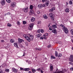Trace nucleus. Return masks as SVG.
<instances>
[{"mask_svg":"<svg viewBox=\"0 0 73 73\" xmlns=\"http://www.w3.org/2000/svg\"><path fill=\"white\" fill-rule=\"evenodd\" d=\"M23 37H25L29 42H30L31 40V41L33 40V38H34L33 35L31 34H28V36L26 34H24L23 35Z\"/></svg>","mask_w":73,"mask_h":73,"instance_id":"nucleus-1","label":"nucleus"},{"mask_svg":"<svg viewBox=\"0 0 73 73\" xmlns=\"http://www.w3.org/2000/svg\"><path fill=\"white\" fill-rule=\"evenodd\" d=\"M64 27L62 28V29H63L65 32V33L66 34H67V33H68L69 32V31L68 30V29L67 28L65 27V26H64Z\"/></svg>","mask_w":73,"mask_h":73,"instance_id":"nucleus-2","label":"nucleus"},{"mask_svg":"<svg viewBox=\"0 0 73 73\" xmlns=\"http://www.w3.org/2000/svg\"><path fill=\"white\" fill-rule=\"evenodd\" d=\"M34 25V24L33 23H31L29 27V30H32V29H33V28Z\"/></svg>","mask_w":73,"mask_h":73,"instance_id":"nucleus-3","label":"nucleus"},{"mask_svg":"<svg viewBox=\"0 0 73 73\" xmlns=\"http://www.w3.org/2000/svg\"><path fill=\"white\" fill-rule=\"evenodd\" d=\"M50 16V17L51 19L53 21L54 20V14L52 13H50L49 14Z\"/></svg>","mask_w":73,"mask_h":73,"instance_id":"nucleus-4","label":"nucleus"},{"mask_svg":"<svg viewBox=\"0 0 73 73\" xmlns=\"http://www.w3.org/2000/svg\"><path fill=\"white\" fill-rule=\"evenodd\" d=\"M67 70L66 69H64V70H62L60 71H58L56 72V73H64L65 72H66Z\"/></svg>","mask_w":73,"mask_h":73,"instance_id":"nucleus-5","label":"nucleus"},{"mask_svg":"<svg viewBox=\"0 0 73 73\" xmlns=\"http://www.w3.org/2000/svg\"><path fill=\"white\" fill-rule=\"evenodd\" d=\"M23 11L25 13H27L28 12V7L25 8L23 9Z\"/></svg>","mask_w":73,"mask_h":73,"instance_id":"nucleus-6","label":"nucleus"},{"mask_svg":"<svg viewBox=\"0 0 73 73\" xmlns=\"http://www.w3.org/2000/svg\"><path fill=\"white\" fill-rule=\"evenodd\" d=\"M16 3L15 2H13L11 3V7L13 8L15 7H16Z\"/></svg>","mask_w":73,"mask_h":73,"instance_id":"nucleus-7","label":"nucleus"},{"mask_svg":"<svg viewBox=\"0 0 73 73\" xmlns=\"http://www.w3.org/2000/svg\"><path fill=\"white\" fill-rule=\"evenodd\" d=\"M69 60L71 62H73V55H71L69 59Z\"/></svg>","mask_w":73,"mask_h":73,"instance_id":"nucleus-8","label":"nucleus"},{"mask_svg":"<svg viewBox=\"0 0 73 73\" xmlns=\"http://www.w3.org/2000/svg\"><path fill=\"white\" fill-rule=\"evenodd\" d=\"M1 3L2 5H4L5 4V0H2L1 1Z\"/></svg>","mask_w":73,"mask_h":73,"instance_id":"nucleus-9","label":"nucleus"},{"mask_svg":"<svg viewBox=\"0 0 73 73\" xmlns=\"http://www.w3.org/2000/svg\"><path fill=\"white\" fill-rule=\"evenodd\" d=\"M52 32L53 33H54L55 35H56L57 34V31H56V29H53L52 31Z\"/></svg>","mask_w":73,"mask_h":73,"instance_id":"nucleus-10","label":"nucleus"},{"mask_svg":"<svg viewBox=\"0 0 73 73\" xmlns=\"http://www.w3.org/2000/svg\"><path fill=\"white\" fill-rule=\"evenodd\" d=\"M18 42L19 43H21L22 42H24V40L22 39H21L20 38L18 39Z\"/></svg>","mask_w":73,"mask_h":73,"instance_id":"nucleus-11","label":"nucleus"},{"mask_svg":"<svg viewBox=\"0 0 73 73\" xmlns=\"http://www.w3.org/2000/svg\"><path fill=\"white\" fill-rule=\"evenodd\" d=\"M38 8H39L40 9L41 8H42V4H39L38 5Z\"/></svg>","mask_w":73,"mask_h":73,"instance_id":"nucleus-12","label":"nucleus"},{"mask_svg":"<svg viewBox=\"0 0 73 73\" xmlns=\"http://www.w3.org/2000/svg\"><path fill=\"white\" fill-rule=\"evenodd\" d=\"M50 71L51 72H52V71H53V65H52L50 66Z\"/></svg>","mask_w":73,"mask_h":73,"instance_id":"nucleus-13","label":"nucleus"},{"mask_svg":"<svg viewBox=\"0 0 73 73\" xmlns=\"http://www.w3.org/2000/svg\"><path fill=\"white\" fill-rule=\"evenodd\" d=\"M14 46H15L17 48H19V47L17 45V43H14Z\"/></svg>","mask_w":73,"mask_h":73,"instance_id":"nucleus-14","label":"nucleus"},{"mask_svg":"<svg viewBox=\"0 0 73 73\" xmlns=\"http://www.w3.org/2000/svg\"><path fill=\"white\" fill-rule=\"evenodd\" d=\"M49 2L48 1H45V4L46 6H48L49 5Z\"/></svg>","mask_w":73,"mask_h":73,"instance_id":"nucleus-15","label":"nucleus"},{"mask_svg":"<svg viewBox=\"0 0 73 73\" xmlns=\"http://www.w3.org/2000/svg\"><path fill=\"white\" fill-rule=\"evenodd\" d=\"M32 72L33 73H34L35 72H36V70L33 68L31 69Z\"/></svg>","mask_w":73,"mask_h":73,"instance_id":"nucleus-16","label":"nucleus"},{"mask_svg":"<svg viewBox=\"0 0 73 73\" xmlns=\"http://www.w3.org/2000/svg\"><path fill=\"white\" fill-rule=\"evenodd\" d=\"M43 17L45 19H48V16L45 14L43 15Z\"/></svg>","mask_w":73,"mask_h":73,"instance_id":"nucleus-17","label":"nucleus"},{"mask_svg":"<svg viewBox=\"0 0 73 73\" xmlns=\"http://www.w3.org/2000/svg\"><path fill=\"white\" fill-rule=\"evenodd\" d=\"M65 11L66 12L68 13V12H69V9L68 8H66L65 9Z\"/></svg>","mask_w":73,"mask_h":73,"instance_id":"nucleus-18","label":"nucleus"},{"mask_svg":"<svg viewBox=\"0 0 73 73\" xmlns=\"http://www.w3.org/2000/svg\"><path fill=\"white\" fill-rule=\"evenodd\" d=\"M57 56L58 57H61L62 56V54L59 53L58 55Z\"/></svg>","mask_w":73,"mask_h":73,"instance_id":"nucleus-19","label":"nucleus"},{"mask_svg":"<svg viewBox=\"0 0 73 73\" xmlns=\"http://www.w3.org/2000/svg\"><path fill=\"white\" fill-rule=\"evenodd\" d=\"M33 5H30V9H33Z\"/></svg>","mask_w":73,"mask_h":73,"instance_id":"nucleus-20","label":"nucleus"},{"mask_svg":"<svg viewBox=\"0 0 73 73\" xmlns=\"http://www.w3.org/2000/svg\"><path fill=\"white\" fill-rule=\"evenodd\" d=\"M34 11L33 10H31L30 12V13H31V15H32V14H33L34 13Z\"/></svg>","mask_w":73,"mask_h":73,"instance_id":"nucleus-21","label":"nucleus"},{"mask_svg":"<svg viewBox=\"0 0 73 73\" xmlns=\"http://www.w3.org/2000/svg\"><path fill=\"white\" fill-rule=\"evenodd\" d=\"M35 20V18H32L31 19V21L32 22H33Z\"/></svg>","mask_w":73,"mask_h":73,"instance_id":"nucleus-22","label":"nucleus"},{"mask_svg":"<svg viewBox=\"0 0 73 73\" xmlns=\"http://www.w3.org/2000/svg\"><path fill=\"white\" fill-rule=\"evenodd\" d=\"M69 4L70 5H72L73 4V2L72 0H70L69 1Z\"/></svg>","mask_w":73,"mask_h":73,"instance_id":"nucleus-23","label":"nucleus"},{"mask_svg":"<svg viewBox=\"0 0 73 73\" xmlns=\"http://www.w3.org/2000/svg\"><path fill=\"white\" fill-rule=\"evenodd\" d=\"M35 50H39L40 51V50H41V48H35Z\"/></svg>","mask_w":73,"mask_h":73,"instance_id":"nucleus-24","label":"nucleus"},{"mask_svg":"<svg viewBox=\"0 0 73 73\" xmlns=\"http://www.w3.org/2000/svg\"><path fill=\"white\" fill-rule=\"evenodd\" d=\"M52 27L53 28H57V26L55 25H53L52 26Z\"/></svg>","mask_w":73,"mask_h":73,"instance_id":"nucleus-25","label":"nucleus"},{"mask_svg":"<svg viewBox=\"0 0 73 73\" xmlns=\"http://www.w3.org/2000/svg\"><path fill=\"white\" fill-rule=\"evenodd\" d=\"M24 70H25V71H28L29 70V68H26L24 69Z\"/></svg>","mask_w":73,"mask_h":73,"instance_id":"nucleus-26","label":"nucleus"},{"mask_svg":"<svg viewBox=\"0 0 73 73\" xmlns=\"http://www.w3.org/2000/svg\"><path fill=\"white\" fill-rule=\"evenodd\" d=\"M58 54V53L57 52V51H55V55L56 57H57V56H58V55H57Z\"/></svg>","mask_w":73,"mask_h":73,"instance_id":"nucleus-27","label":"nucleus"},{"mask_svg":"<svg viewBox=\"0 0 73 73\" xmlns=\"http://www.w3.org/2000/svg\"><path fill=\"white\" fill-rule=\"evenodd\" d=\"M14 41H14L13 39H11L10 40V42L11 43H13Z\"/></svg>","mask_w":73,"mask_h":73,"instance_id":"nucleus-28","label":"nucleus"},{"mask_svg":"<svg viewBox=\"0 0 73 73\" xmlns=\"http://www.w3.org/2000/svg\"><path fill=\"white\" fill-rule=\"evenodd\" d=\"M7 26L8 27H11L12 26V25L11 23H8L7 24Z\"/></svg>","mask_w":73,"mask_h":73,"instance_id":"nucleus-29","label":"nucleus"},{"mask_svg":"<svg viewBox=\"0 0 73 73\" xmlns=\"http://www.w3.org/2000/svg\"><path fill=\"white\" fill-rule=\"evenodd\" d=\"M70 32L71 33V34L73 35V29H72L70 30Z\"/></svg>","mask_w":73,"mask_h":73,"instance_id":"nucleus-30","label":"nucleus"},{"mask_svg":"<svg viewBox=\"0 0 73 73\" xmlns=\"http://www.w3.org/2000/svg\"><path fill=\"white\" fill-rule=\"evenodd\" d=\"M41 35H42L41 34H39L37 35V36L38 37H40V36H41Z\"/></svg>","mask_w":73,"mask_h":73,"instance_id":"nucleus-31","label":"nucleus"},{"mask_svg":"<svg viewBox=\"0 0 73 73\" xmlns=\"http://www.w3.org/2000/svg\"><path fill=\"white\" fill-rule=\"evenodd\" d=\"M36 70V71H38V72H40V70H41V68H38Z\"/></svg>","mask_w":73,"mask_h":73,"instance_id":"nucleus-32","label":"nucleus"},{"mask_svg":"<svg viewBox=\"0 0 73 73\" xmlns=\"http://www.w3.org/2000/svg\"><path fill=\"white\" fill-rule=\"evenodd\" d=\"M5 71L7 72H9V69H6L5 70Z\"/></svg>","mask_w":73,"mask_h":73,"instance_id":"nucleus-33","label":"nucleus"},{"mask_svg":"<svg viewBox=\"0 0 73 73\" xmlns=\"http://www.w3.org/2000/svg\"><path fill=\"white\" fill-rule=\"evenodd\" d=\"M6 1L8 3H10L11 2V0H6Z\"/></svg>","mask_w":73,"mask_h":73,"instance_id":"nucleus-34","label":"nucleus"},{"mask_svg":"<svg viewBox=\"0 0 73 73\" xmlns=\"http://www.w3.org/2000/svg\"><path fill=\"white\" fill-rule=\"evenodd\" d=\"M43 38H44V39H45V40H46V38L45 37V35H44L43 36Z\"/></svg>","mask_w":73,"mask_h":73,"instance_id":"nucleus-35","label":"nucleus"},{"mask_svg":"<svg viewBox=\"0 0 73 73\" xmlns=\"http://www.w3.org/2000/svg\"><path fill=\"white\" fill-rule=\"evenodd\" d=\"M23 24H25L27 23V22L25 21H23Z\"/></svg>","mask_w":73,"mask_h":73,"instance_id":"nucleus-36","label":"nucleus"},{"mask_svg":"<svg viewBox=\"0 0 73 73\" xmlns=\"http://www.w3.org/2000/svg\"><path fill=\"white\" fill-rule=\"evenodd\" d=\"M53 9H51L49 10V12H53Z\"/></svg>","mask_w":73,"mask_h":73,"instance_id":"nucleus-37","label":"nucleus"},{"mask_svg":"<svg viewBox=\"0 0 73 73\" xmlns=\"http://www.w3.org/2000/svg\"><path fill=\"white\" fill-rule=\"evenodd\" d=\"M52 28H53L52 27H50L49 30H50V31H52Z\"/></svg>","mask_w":73,"mask_h":73,"instance_id":"nucleus-38","label":"nucleus"},{"mask_svg":"<svg viewBox=\"0 0 73 73\" xmlns=\"http://www.w3.org/2000/svg\"><path fill=\"white\" fill-rule=\"evenodd\" d=\"M37 23H38V24H40L41 23V22L40 21H38Z\"/></svg>","mask_w":73,"mask_h":73,"instance_id":"nucleus-39","label":"nucleus"},{"mask_svg":"<svg viewBox=\"0 0 73 73\" xmlns=\"http://www.w3.org/2000/svg\"><path fill=\"white\" fill-rule=\"evenodd\" d=\"M69 64H70V65H73V63L72 62H69Z\"/></svg>","mask_w":73,"mask_h":73,"instance_id":"nucleus-40","label":"nucleus"},{"mask_svg":"<svg viewBox=\"0 0 73 73\" xmlns=\"http://www.w3.org/2000/svg\"><path fill=\"white\" fill-rule=\"evenodd\" d=\"M60 27H62V28H64V27H65L62 24H61L60 25Z\"/></svg>","mask_w":73,"mask_h":73,"instance_id":"nucleus-41","label":"nucleus"},{"mask_svg":"<svg viewBox=\"0 0 73 73\" xmlns=\"http://www.w3.org/2000/svg\"><path fill=\"white\" fill-rule=\"evenodd\" d=\"M40 32H41V33H43L44 32V30H43L42 29H41V30Z\"/></svg>","mask_w":73,"mask_h":73,"instance_id":"nucleus-42","label":"nucleus"},{"mask_svg":"<svg viewBox=\"0 0 73 73\" xmlns=\"http://www.w3.org/2000/svg\"><path fill=\"white\" fill-rule=\"evenodd\" d=\"M42 5V8H43V7H45L46 6L45 5V4H43V5Z\"/></svg>","mask_w":73,"mask_h":73,"instance_id":"nucleus-43","label":"nucleus"},{"mask_svg":"<svg viewBox=\"0 0 73 73\" xmlns=\"http://www.w3.org/2000/svg\"><path fill=\"white\" fill-rule=\"evenodd\" d=\"M54 59V56H51V59Z\"/></svg>","mask_w":73,"mask_h":73,"instance_id":"nucleus-44","label":"nucleus"},{"mask_svg":"<svg viewBox=\"0 0 73 73\" xmlns=\"http://www.w3.org/2000/svg\"><path fill=\"white\" fill-rule=\"evenodd\" d=\"M14 72V73H17V69H15Z\"/></svg>","mask_w":73,"mask_h":73,"instance_id":"nucleus-45","label":"nucleus"},{"mask_svg":"<svg viewBox=\"0 0 73 73\" xmlns=\"http://www.w3.org/2000/svg\"><path fill=\"white\" fill-rule=\"evenodd\" d=\"M15 70H16V69L15 68H12V70H13V72H14L15 71Z\"/></svg>","mask_w":73,"mask_h":73,"instance_id":"nucleus-46","label":"nucleus"},{"mask_svg":"<svg viewBox=\"0 0 73 73\" xmlns=\"http://www.w3.org/2000/svg\"><path fill=\"white\" fill-rule=\"evenodd\" d=\"M37 32L38 33H40V29L38 30L37 31Z\"/></svg>","mask_w":73,"mask_h":73,"instance_id":"nucleus-47","label":"nucleus"},{"mask_svg":"<svg viewBox=\"0 0 73 73\" xmlns=\"http://www.w3.org/2000/svg\"><path fill=\"white\" fill-rule=\"evenodd\" d=\"M17 23L18 25H20V23L19 21H18Z\"/></svg>","mask_w":73,"mask_h":73,"instance_id":"nucleus-48","label":"nucleus"},{"mask_svg":"<svg viewBox=\"0 0 73 73\" xmlns=\"http://www.w3.org/2000/svg\"><path fill=\"white\" fill-rule=\"evenodd\" d=\"M45 1H46V0H42V2L43 3H44Z\"/></svg>","mask_w":73,"mask_h":73,"instance_id":"nucleus-49","label":"nucleus"},{"mask_svg":"<svg viewBox=\"0 0 73 73\" xmlns=\"http://www.w3.org/2000/svg\"><path fill=\"white\" fill-rule=\"evenodd\" d=\"M1 42H4V40H1Z\"/></svg>","mask_w":73,"mask_h":73,"instance_id":"nucleus-50","label":"nucleus"},{"mask_svg":"<svg viewBox=\"0 0 73 73\" xmlns=\"http://www.w3.org/2000/svg\"><path fill=\"white\" fill-rule=\"evenodd\" d=\"M25 56V52H24L23 56Z\"/></svg>","mask_w":73,"mask_h":73,"instance_id":"nucleus-51","label":"nucleus"},{"mask_svg":"<svg viewBox=\"0 0 73 73\" xmlns=\"http://www.w3.org/2000/svg\"><path fill=\"white\" fill-rule=\"evenodd\" d=\"M70 70H73V67H72L71 68H70Z\"/></svg>","mask_w":73,"mask_h":73,"instance_id":"nucleus-52","label":"nucleus"},{"mask_svg":"<svg viewBox=\"0 0 73 73\" xmlns=\"http://www.w3.org/2000/svg\"><path fill=\"white\" fill-rule=\"evenodd\" d=\"M40 39H43L44 38H43V37H42V36H40Z\"/></svg>","mask_w":73,"mask_h":73,"instance_id":"nucleus-53","label":"nucleus"},{"mask_svg":"<svg viewBox=\"0 0 73 73\" xmlns=\"http://www.w3.org/2000/svg\"><path fill=\"white\" fill-rule=\"evenodd\" d=\"M37 13H38V14H40V11H37Z\"/></svg>","mask_w":73,"mask_h":73,"instance_id":"nucleus-54","label":"nucleus"},{"mask_svg":"<svg viewBox=\"0 0 73 73\" xmlns=\"http://www.w3.org/2000/svg\"><path fill=\"white\" fill-rule=\"evenodd\" d=\"M52 9L53 10H55L56 9L54 7H53Z\"/></svg>","mask_w":73,"mask_h":73,"instance_id":"nucleus-55","label":"nucleus"},{"mask_svg":"<svg viewBox=\"0 0 73 73\" xmlns=\"http://www.w3.org/2000/svg\"><path fill=\"white\" fill-rule=\"evenodd\" d=\"M24 70V69H23V68H20V70Z\"/></svg>","mask_w":73,"mask_h":73,"instance_id":"nucleus-56","label":"nucleus"},{"mask_svg":"<svg viewBox=\"0 0 73 73\" xmlns=\"http://www.w3.org/2000/svg\"><path fill=\"white\" fill-rule=\"evenodd\" d=\"M7 15H10V13L8 12L7 13Z\"/></svg>","mask_w":73,"mask_h":73,"instance_id":"nucleus-57","label":"nucleus"},{"mask_svg":"<svg viewBox=\"0 0 73 73\" xmlns=\"http://www.w3.org/2000/svg\"><path fill=\"white\" fill-rule=\"evenodd\" d=\"M28 73H32V72L31 71H29L28 72Z\"/></svg>","mask_w":73,"mask_h":73,"instance_id":"nucleus-58","label":"nucleus"},{"mask_svg":"<svg viewBox=\"0 0 73 73\" xmlns=\"http://www.w3.org/2000/svg\"><path fill=\"white\" fill-rule=\"evenodd\" d=\"M40 72L41 73H44L43 72V71H42V70H41V71H40Z\"/></svg>","mask_w":73,"mask_h":73,"instance_id":"nucleus-59","label":"nucleus"},{"mask_svg":"<svg viewBox=\"0 0 73 73\" xmlns=\"http://www.w3.org/2000/svg\"><path fill=\"white\" fill-rule=\"evenodd\" d=\"M50 47V45H49L48 46V48H49Z\"/></svg>","mask_w":73,"mask_h":73,"instance_id":"nucleus-60","label":"nucleus"},{"mask_svg":"<svg viewBox=\"0 0 73 73\" xmlns=\"http://www.w3.org/2000/svg\"><path fill=\"white\" fill-rule=\"evenodd\" d=\"M45 35H46V36H48V33H46Z\"/></svg>","mask_w":73,"mask_h":73,"instance_id":"nucleus-61","label":"nucleus"},{"mask_svg":"<svg viewBox=\"0 0 73 73\" xmlns=\"http://www.w3.org/2000/svg\"><path fill=\"white\" fill-rule=\"evenodd\" d=\"M66 5H68V3L67 2H66Z\"/></svg>","mask_w":73,"mask_h":73,"instance_id":"nucleus-62","label":"nucleus"},{"mask_svg":"<svg viewBox=\"0 0 73 73\" xmlns=\"http://www.w3.org/2000/svg\"><path fill=\"white\" fill-rule=\"evenodd\" d=\"M7 13H6V14H5L4 15V16H7Z\"/></svg>","mask_w":73,"mask_h":73,"instance_id":"nucleus-63","label":"nucleus"},{"mask_svg":"<svg viewBox=\"0 0 73 73\" xmlns=\"http://www.w3.org/2000/svg\"><path fill=\"white\" fill-rule=\"evenodd\" d=\"M0 73H3V72H2V71H0Z\"/></svg>","mask_w":73,"mask_h":73,"instance_id":"nucleus-64","label":"nucleus"}]
</instances>
